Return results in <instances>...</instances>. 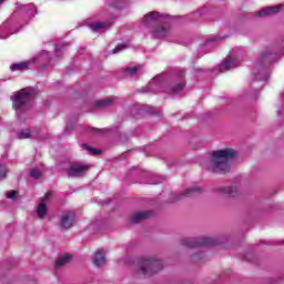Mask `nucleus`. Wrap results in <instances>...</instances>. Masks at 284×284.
Returning a JSON list of instances; mask_svg holds the SVG:
<instances>
[{"instance_id": "c9c22d12", "label": "nucleus", "mask_w": 284, "mask_h": 284, "mask_svg": "<svg viewBox=\"0 0 284 284\" xmlns=\"http://www.w3.org/2000/svg\"><path fill=\"white\" fill-rule=\"evenodd\" d=\"M255 92H261V89H256Z\"/></svg>"}, {"instance_id": "f257e3e1", "label": "nucleus", "mask_w": 284, "mask_h": 284, "mask_svg": "<svg viewBox=\"0 0 284 284\" xmlns=\"http://www.w3.org/2000/svg\"><path fill=\"white\" fill-rule=\"evenodd\" d=\"M185 90V70H174L170 74H161L149 82L146 87L139 90L143 94H158L165 92L171 97H179Z\"/></svg>"}, {"instance_id": "473e14b6", "label": "nucleus", "mask_w": 284, "mask_h": 284, "mask_svg": "<svg viewBox=\"0 0 284 284\" xmlns=\"http://www.w3.org/2000/svg\"><path fill=\"white\" fill-rule=\"evenodd\" d=\"M17 191L7 192L6 196L7 199H17Z\"/></svg>"}, {"instance_id": "cd10ccee", "label": "nucleus", "mask_w": 284, "mask_h": 284, "mask_svg": "<svg viewBox=\"0 0 284 284\" xmlns=\"http://www.w3.org/2000/svg\"><path fill=\"white\" fill-rule=\"evenodd\" d=\"M29 174L31 176V179H41V171H39V169L33 168L31 170H29Z\"/></svg>"}, {"instance_id": "7ed1b4c3", "label": "nucleus", "mask_w": 284, "mask_h": 284, "mask_svg": "<svg viewBox=\"0 0 284 284\" xmlns=\"http://www.w3.org/2000/svg\"><path fill=\"white\" fill-rule=\"evenodd\" d=\"M170 21H172V18L169 14L151 11L144 16L142 26L145 28H154L153 29V37L155 39H165V37H170Z\"/></svg>"}, {"instance_id": "20e7f679", "label": "nucleus", "mask_w": 284, "mask_h": 284, "mask_svg": "<svg viewBox=\"0 0 284 284\" xmlns=\"http://www.w3.org/2000/svg\"><path fill=\"white\" fill-rule=\"evenodd\" d=\"M235 156L236 151L234 149L213 151L209 164H202V168H205L209 172H230L232 170L230 161Z\"/></svg>"}, {"instance_id": "4468645a", "label": "nucleus", "mask_w": 284, "mask_h": 284, "mask_svg": "<svg viewBox=\"0 0 284 284\" xmlns=\"http://www.w3.org/2000/svg\"><path fill=\"white\" fill-rule=\"evenodd\" d=\"M89 28L92 30V32H103L104 30H110V28H112V21L91 22Z\"/></svg>"}, {"instance_id": "412c9836", "label": "nucleus", "mask_w": 284, "mask_h": 284, "mask_svg": "<svg viewBox=\"0 0 284 284\" xmlns=\"http://www.w3.org/2000/svg\"><path fill=\"white\" fill-rule=\"evenodd\" d=\"M108 6L110 8H113V10H123V8L128 6V1L126 0H109Z\"/></svg>"}, {"instance_id": "72a5a7b5", "label": "nucleus", "mask_w": 284, "mask_h": 284, "mask_svg": "<svg viewBox=\"0 0 284 284\" xmlns=\"http://www.w3.org/2000/svg\"><path fill=\"white\" fill-rule=\"evenodd\" d=\"M103 130L105 129H91V132H93V134H101V132H103Z\"/></svg>"}, {"instance_id": "393cba45", "label": "nucleus", "mask_w": 284, "mask_h": 284, "mask_svg": "<svg viewBox=\"0 0 284 284\" xmlns=\"http://www.w3.org/2000/svg\"><path fill=\"white\" fill-rule=\"evenodd\" d=\"M217 192H220V194H231L232 196H234L236 194V189L232 186H222L217 189Z\"/></svg>"}, {"instance_id": "a878e982", "label": "nucleus", "mask_w": 284, "mask_h": 284, "mask_svg": "<svg viewBox=\"0 0 284 284\" xmlns=\"http://www.w3.org/2000/svg\"><path fill=\"white\" fill-rule=\"evenodd\" d=\"M31 136H32V132L30 131V129L21 130V131L17 134V139H19V140L30 139Z\"/></svg>"}, {"instance_id": "f8f14e48", "label": "nucleus", "mask_w": 284, "mask_h": 284, "mask_svg": "<svg viewBox=\"0 0 284 284\" xmlns=\"http://www.w3.org/2000/svg\"><path fill=\"white\" fill-rule=\"evenodd\" d=\"M75 219L77 214L73 211H69L62 215L60 226L62 227V230H70V227L74 225Z\"/></svg>"}, {"instance_id": "bb28decb", "label": "nucleus", "mask_w": 284, "mask_h": 284, "mask_svg": "<svg viewBox=\"0 0 284 284\" xmlns=\"http://www.w3.org/2000/svg\"><path fill=\"white\" fill-rule=\"evenodd\" d=\"M82 148H83V150H87L89 152V154H91L92 156H97V155L101 154V150L89 146L88 144H82Z\"/></svg>"}, {"instance_id": "2eb2a0df", "label": "nucleus", "mask_w": 284, "mask_h": 284, "mask_svg": "<svg viewBox=\"0 0 284 284\" xmlns=\"http://www.w3.org/2000/svg\"><path fill=\"white\" fill-rule=\"evenodd\" d=\"M153 215H154V212L152 211L138 212L130 217V223H141V221H145L146 219H152Z\"/></svg>"}, {"instance_id": "a211bd4d", "label": "nucleus", "mask_w": 284, "mask_h": 284, "mask_svg": "<svg viewBox=\"0 0 284 284\" xmlns=\"http://www.w3.org/2000/svg\"><path fill=\"white\" fill-rule=\"evenodd\" d=\"M93 264L95 267H103L105 265V250L100 248L95 252L93 256Z\"/></svg>"}, {"instance_id": "c85d7f7f", "label": "nucleus", "mask_w": 284, "mask_h": 284, "mask_svg": "<svg viewBox=\"0 0 284 284\" xmlns=\"http://www.w3.org/2000/svg\"><path fill=\"white\" fill-rule=\"evenodd\" d=\"M128 49V44H118L113 50L112 54H119V52H123V50Z\"/></svg>"}, {"instance_id": "9d476101", "label": "nucleus", "mask_w": 284, "mask_h": 284, "mask_svg": "<svg viewBox=\"0 0 284 284\" xmlns=\"http://www.w3.org/2000/svg\"><path fill=\"white\" fill-rule=\"evenodd\" d=\"M88 170H90V165L83 164L81 162H77L71 164L67 169V174L68 176H71V178H81V176H85V173L88 172Z\"/></svg>"}, {"instance_id": "5701e85b", "label": "nucleus", "mask_w": 284, "mask_h": 284, "mask_svg": "<svg viewBox=\"0 0 284 284\" xmlns=\"http://www.w3.org/2000/svg\"><path fill=\"white\" fill-rule=\"evenodd\" d=\"M70 258H72V256H70L68 254L58 258L55 261V270H61V267H63V265H68V263H70Z\"/></svg>"}, {"instance_id": "e433bc0d", "label": "nucleus", "mask_w": 284, "mask_h": 284, "mask_svg": "<svg viewBox=\"0 0 284 284\" xmlns=\"http://www.w3.org/2000/svg\"><path fill=\"white\" fill-rule=\"evenodd\" d=\"M3 1H6V0H0V6H1V3H3Z\"/></svg>"}, {"instance_id": "aec40b11", "label": "nucleus", "mask_w": 284, "mask_h": 284, "mask_svg": "<svg viewBox=\"0 0 284 284\" xmlns=\"http://www.w3.org/2000/svg\"><path fill=\"white\" fill-rule=\"evenodd\" d=\"M141 65L126 67L121 69V72L123 77H135V74H139L141 72Z\"/></svg>"}, {"instance_id": "39448f33", "label": "nucleus", "mask_w": 284, "mask_h": 284, "mask_svg": "<svg viewBox=\"0 0 284 284\" xmlns=\"http://www.w3.org/2000/svg\"><path fill=\"white\" fill-rule=\"evenodd\" d=\"M278 52L274 51V49H266L256 65V68L253 70V77H254V83L256 81H261L263 85L267 83V80L270 79V71H267V65H272L275 61H278Z\"/></svg>"}, {"instance_id": "dca6fc26", "label": "nucleus", "mask_w": 284, "mask_h": 284, "mask_svg": "<svg viewBox=\"0 0 284 284\" xmlns=\"http://www.w3.org/2000/svg\"><path fill=\"white\" fill-rule=\"evenodd\" d=\"M239 60L236 58H231L229 60L222 61L220 64V72H227V70H232L239 65Z\"/></svg>"}, {"instance_id": "6e6552de", "label": "nucleus", "mask_w": 284, "mask_h": 284, "mask_svg": "<svg viewBox=\"0 0 284 284\" xmlns=\"http://www.w3.org/2000/svg\"><path fill=\"white\" fill-rule=\"evenodd\" d=\"M138 263L140 265V271L145 276H152V274H156V272L163 270V262L153 257H140Z\"/></svg>"}, {"instance_id": "f03ea898", "label": "nucleus", "mask_w": 284, "mask_h": 284, "mask_svg": "<svg viewBox=\"0 0 284 284\" xmlns=\"http://www.w3.org/2000/svg\"><path fill=\"white\" fill-rule=\"evenodd\" d=\"M37 14V6L33 3L22 4L16 3V10L1 26H0V39H8L11 34H17L21 30L19 26V19L24 23H30V20L34 19Z\"/></svg>"}, {"instance_id": "4be33fe9", "label": "nucleus", "mask_w": 284, "mask_h": 284, "mask_svg": "<svg viewBox=\"0 0 284 284\" xmlns=\"http://www.w3.org/2000/svg\"><path fill=\"white\" fill-rule=\"evenodd\" d=\"M114 103V98H105L103 100L95 101V108L101 110V108H108V105H112Z\"/></svg>"}, {"instance_id": "6ab92c4d", "label": "nucleus", "mask_w": 284, "mask_h": 284, "mask_svg": "<svg viewBox=\"0 0 284 284\" xmlns=\"http://www.w3.org/2000/svg\"><path fill=\"white\" fill-rule=\"evenodd\" d=\"M281 10V6H274L268 8H263L261 11H257L255 16L257 17H272V14H276Z\"/></svg>"}, {"instance_id": "4c0bfd02", "label": "nucleus", "mask_w": 284, "mask_h": 284, "mask_svg": "<svg viewBox=\"0 0 284 284\" xmlns=\"http://www.w3.org/2000/svg\"><path fill=\"white\" fill-rule=\"evenodd\" d=\"M283 243H284V240H283Z\"/></svg>"}, {"instance_id": "c756f323", "label": "nucleus", "mask_w": 284, "mask_h": 284, "mask_svg": "<svg viewBox=\"0 0 284 284\" xmlns=\"http://www.w3.org/2000/svg\"><path fill=\"white\" fill-rule=\"evenodd\" d=\"M64 48H65V44H55V48H54L55 55L59 57V54L63 52Z\"/></svg>"}, {"instance_id": "f3484780", "label": "nucleus", "mask_w": 284, "mask_h": 284, "mask_svg": "<svg viewBox=\"0 0 284 284\" xmlns=\"http://www.w3.org/2000/svg\"><path fill=\"white\" fill-rule=\"evenodd\" d=\"M203 192V187L201 186H193L186 189L181 195H175L173 201H181L184 196H192L193 194H201Z\"/></svg>"}, {"instance_id": "b1692460", "label": "nucleus", "mask_w": 284, "mask_h": 284, "mask_svg": "<svg viewBox=\"0 0 284 284\" xmlns=\"http://www.w3.org/2000/svg\"><path fill=\"white\" fill-rule=\"evenodd\" d=\"M140 114H156V108L150 105H143L139 109Z\"/></svg>"}, {"instance_id": "ddd939ff", "label": "nucleus", "mask_w": 284, "mask_h": 284, "mask_svg": "<svg viewBox=\"0 0 284 284\" xmlns=\"http://www.w3.org/2000/svg\"><path fill=\"white\" fill-rule=\"evenodd\" d=\"M221 37L219 36H213L209 39H206V41L200 45L199 52H205V54H207V52H210V50H212V48H214V44L219 43V41H221Z\"/></svg>"}, {"instance_id": "9b49d317", "label": "nucleus", "mask_w": 284, "mask_h": 284, "mask_svg": "<svg viewBox=\"0 0 284 284\" xmlns=\"http://www.w3.org/2000/svg\"><path fill=\"white\" fill-rule=\"evenodd\" d=\"M52 201V192H48L42 199L40 204L38 205V219H45L48 215V203Z\"/></svg>"}, {"instance_id": "423d86ee", "label": "nucleus", "mask_w": 284, "mask_h": 284, "mask_svg": "<svg viewBox=\"0 0 284 284\" xmlns=\"http://www.w3.org/2000/svg\"><path fill=\"white\" fill-rule=\"evenodd\" d=\"M12 101V108L16 111L17 119L21 121L26 110L30 108V101L34 99V90L32 89H22L18 92H13L10 97Z\"/></svg>"}, {"instance_id": "7c9ffc66", "label": "nucleus", "mask_w": 284, "mask_h": 284, "mask_svg": "<svg viewBox=\"0 0 284 284\" xmlns=\"http://www.w3.org/2000/svg\"><path fill=\"white\" fill-rule=\"evenodd\" d=\"M6 175H7L6 165L0 164V181H3V179H6Z\"/></svg>"}, {"instance_id": "f704fd0d", "label": "nucleus", "mask_w": 284, "mask_h": 284, "mask_svg": "<svg viewBox=\"0 0 284 284\" xmlns=\"http://www.w3.org/2000/svg\"><path fill=\"white\" fill-rule=\"evenodd\" d=\"M196 74L203 72V69H195Z\"/></svg>"}, {"instance_id": "0eeeda50", "label": "nucleus", "mask_w": 284, "mask_h": 284, "mask_svg": "<svg viewBox=\"0 0 284 284\" xmlns=\"http://www.w3.org/2000/svg\"><path fill=\"white\" fill-rule=\"evenodd\" d=\"M34 63H38L42 70H45L50 63V52L41 51L39 55L31 60L13 63L10 65V70L11 72H26V70H30Z\"/></svg>"}, {"instance_id": "1a4fd4ad", "label": "nucleus", "mask_w": 284, "mask_h": 284, "mask_svg": "<svg viewBox=\"0 0 284 284\" xmlns=\"http://www.w3.org/2000/svg\"><path fill=\"white\" fill-rule=\"evenodd\" d=\"M221 241L216 237H184L182 245L184 247H212L221 245Z\"/></svg>"}, {"instance_id": "2f4dec72", "label": "nucleus", "mask_w": 284, "mask_h": 284, "mask_svg": "<svg viewBox=\"0 0 284 284\" xmlns=\"http://www.w3.org/2000/svg\"><path fill=\"white\" fill-rule=\"evenodd\" d=\"M199 17H201V13L194 12L191 14V17H186V19H189L190 21H196V19H199Z\"/></svg>"}]
</instances>
